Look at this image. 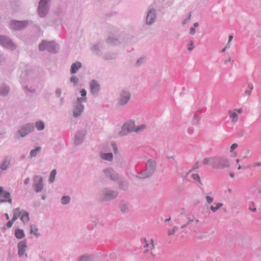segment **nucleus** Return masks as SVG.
<instances>
[{
  "label": "nucleus",
  "mask_w": 261,
  "mask_h": 261,
  "mask_svg": "<svg viewBox=\"0 0 261 261\" xmlns=\"http://www.w3.org/2000/svg\"><path fill=\"white\" fill-rule=\"evenodd\" d=\"M145 128L146 126L144 124H142L140 126L136 127L134 122L129 121L125 123L123 125L120 134L121 135H125L129 132H135L137 133L143 130Z\"/></svg>",
  "instance_id": "f257e3e1"
},
{
  "label": "nucleus",
  "mask_w": 261,
  "mask_h": 261,
  "mask_svg": "<svg viewBox=\"0 0 261 261\" xmlns=\"http://www.w3.org/2000/svg\"><path fill=\"white\" fill-rule=\"evenodd\" d=\"M155 162L153 160H149L146 165V169L144 171V175L142 176L143 178L148 177L151 176L155 170Z\"/></svg>",
  "instance_id": "f03ea898"
},
{
  "label": "nucleus",
  "mask_w": 261,
  "mask_h": 261,
  "mask_svg": "<svg viewBox=\"0 0 261 261\" xmlns=\"http://www.w3.org/2000/svg\"><path fill=\"white\" fill-rule=\"evenodd\" d=\"M50 0H41L39 3V6L38 8V13L41 17L44 16L48 11V6L47 3L50 2Z\"/></svg>",
  "instance_id": "7ed1b4c3"
},
{
  "label": "nucleus",
  "mask_w": 261,
  "mask_h": 261,
  "mask_svg": "<svg viewBox=\"0 0 261 261\" xmlns=\"http://www.w3.org/2000/svg\"><path fill=\"white\" fill-rule=\"evenodd\" d=\"M56 45L54 42H47L43 41L39 45V48L40 50H44L47 49L49 52L55 51Z\"/></svg>",
  "instance_id": "20e7f679"
},
{
  "label": "nucleus",
  "mask_w": 261,
  "mask_h": 261,
  "mask_svg": "<svg viewBox=\"0 0 261 261\" xmlns=\"http://www.w3.org/2000/svg\"><path fill=\"white\" fill-rule=\"evenodd\" d=\"M243 112L242 108L235 109L233 110H229L228 113L231 121L233 123H236L239 120V114H241Z\"/></svg>",
  "instance_id": "39448f33"
},
{
  "label": "nucleus",
  "mask_w": 261,
  "mask_h": 261,
  "mask_svg": "<svg viewBox=\"0 0 261 261\" xmlns=\"http://www.w3.org/2000/svg\"><path fill=\"white\" fill-rule=\"evenodd\" d=\"M0 202L12 203V199L10 198V193L4 191L2 187H0Z\"/></svg>",
  "instance_id": "423d86ee"
},
{
  "label": "nucleus",
  "mask_w": 261,
  "mask_h": 261,
  "mask_svg": "<svg viewBox=\"0 0 261 261\" xmlns=\"http://www.w3.org/2000/svg\"><path fill=\"white\" fill-rule=\"evenodd\" d=\"M0 44L3 46L11 50H13L15 48L11 40L9 38L5 36H0Z\"/></svg>",
  "instance_id": "0eeeda50"
},
{
  "label": "nucleus",
  "mask_w": 261,
  "mask_h": 261,
  "mask_svg": "<svg viewBox=\"0 0 261 261\" xmlns=\"http://www.w3.org/2000/svg\"><path fill=\"white\" fill-rule=\"evenodd\" d=\"M216 168H221L223 169L224 168H227L229 166V161L225 158L223 157H217V162H216Z\"/></svg>",
  "instance_id": "6e6552de"
},
{
  "label": "nucleus",
  "mask_w": 261,
  "mask_h": 261,
  "mask_svg": "<svg viewBox=\"0 0 261 261\" xmlns=\"http://www.w3.org/2000/svg\"><path fill=\"white\" fill-rule=\"evenodd\" d=\"M34 129V126L31 124H28L25 126L22 127L19 131L18 133L20 134L21 137H24L27 135L29 133L32 132Z\"/></svg>",
  "instance_id": "1a4fd4ad"
},
{
  "label": "nucleus",
  "mask_w": 261,
  "mask_h": 261,
  "mask_svg": "<svg viewBox=\"0 0 261 261\" xmlns=\"http://www.w3.org/2000/svg\"><path fill=\"white\" fill-rule=\"evenodd\" d=\"M35 181V190L37 192H40L42 190L43 187L42 182V178L39 176H36L34 177Z\"/></svg>",
  "instance_id": "9d476101"
},
{
  "label": "nucleus",
  "mask_w": 261,
  "mask_h": 261,
  "mask_svg": "<svg viewBox=\"0 0 261 261\" xmlns=\"http://www.w3.org/2000/svg\"><path fill=\"white\" fill-rule=\"evenodd\" d=\"M217 157H208L204 159L202 163L204 165L211 166L214 168H216Z\"/></svg>",
  "instance_id": "9b49d317"
},
{
  "label": "nucleus",
  "mask_w": 261,
  "mask_h": 261,
  "mask_svg": "<svg viewBox=\"0 0 261 261\" xmlns=\"http://www.w3.org/2000/svg\"><path fill=\"white\" fill-rule=\"evenodd\" d=\"M130 99V94L128 92H124L121 95L120 98L118 101L120 105H123L126 103Z\"/></svg>",
  "instance_id": "f8f14e48"
},
{
  "label": "nucleus",
  "mask_w": 261,
  "mask_h": 261,
  "mask_svg": "<svg viewBox=\"0 0 261 261\" xmlns=\"http://www.w3.org/2000/svg\"><path fill=\"white\" fill-rule=\"evenodd\" d=\"M27 24L25 21H13L11 22V28L15 30H20L23 28Z\"/></svg>",
  "instance_id": "ddd939ff"
},
{
  "label": "nucleus",
  "mask_w": 261,
  "mask_h": 261,
  "mask_svg": "<svg viewBox=\"0 0 261 261\" xmlns=\"http://www.w3.org/2000/svg\"><path fill=\"white\" fill-rule=\"evenodd\" d=\"M27 245L25 241L20 242L18 244V255L19 257L22 256L27 249Z\"/></svg>",
  "instance_id": "4468645a"
},
{
  "label": "nucleus",
  "mask_w": 261,
  "mask_h": 261,
  "mask_svg": "<svg viewBox=\"0 0 261 261\" xmlns=\"http://www.w3.org/2000/svg\"><path fill=\"white\" fill-rule=\"evenodd\" d=\"M155 18V13L154 10H150L147 16L146 22L148 24H151L154 21Z\"/></svg>",
  "instance_id": "2eb2a0df"
},
{
  "label": "nucleus",
  "mask_w": 261,
  "mask_h": 261,
  "mask_svg": "<svg viewBox=\"0 0 261 261\" xmlns=\"http://www.w3.org/2000/svg\"><path fill=\"white\" fill-rule=\"evenodd\" d=\"M99 85L95 81L93 80L90 83V90L92 94H96L99 89Z\"/></svg>",
  "instance_id": "dca6fc26"
},
{
  "label": "nucleus",
  "mask_w": 261,
  "mask_h": 261,
  "mask_svg": "<svg viewBox=\"0 0 261 261\" xmlns=\"http://www.w3.org/2000/svg\"><path fill=\"white\" fill-rule=\"evenodd\" d=\"M83 109H84V107L82 105H81L80 103L78 104L76 106L75 109L73 111L74 116L75 117L79 116L82 112Z\"/></svg>",
  "instance_id": "f3484780"
},
{
  "label": "nucleus",
  "mask_w": 261,
  "mask_h": 261,
  "mask_svg": "<svg viewBox=\"0 0 261 261\" xmlns=\"http://www.w3.org/2000/svg\"><path fill=\"white\" fill-rule=\"evenodd\" d=\"M81 67V63L79 62H76L75 63L72 64L70 69L71 73H75L76 72L77 70Z\"/></svg>",
  "instance_id": "a211bd4d"
},
{
  "label": "nucleus",
  "mask_w": 261,
  "mask_h": 261,
  "mask_svg": "<svg viewBox=\"0 0 261 261\" xmlns=\"http://www.w3.org/2000/svg\"><path fill=\"white\" fill-rule=\"evenodd\" d=\"M21 214L19 208H16L13 210V216L12 217L13 221L16 220L20 216Z\"/></svg>",
  "instance_id": "6ab92c4d"
},
{
  "label": "nucleus",
  "mask_w": 261,
  "mask_h": 261,
  "mask_svg": "<svg viewBox=\"0 0 261 261\" xmlns=\"http://www.w3.org/2000/svg\"><path fill=\"white\" fill-rule=\"evenodd\" d=\"M15 234V237L18 239H21L24 237L23 231L20 229L16 230Z\"/></svg>",
  "instance_id": "aec40b11"
},
{
  "label": "nucleus",
  "mask_w": 261,
  "mask_h": 261,
  "mask_svg": "<svg viewBox=\"0 0 261 261\" xmlns=\"http://www.w3.org/2000/svg\"><path fill=\"white\" fill-rule=\"evenodd\" d=\"M144 247H148L149 248V249L151 251V255L153 256V252H152V250H154V243H153V241L152 239H151L150 240V243H148L146 242V244L144 245Z\"/></svg>",
  "instance_id": "412c9836"
},
{
  "label": "nucleus",
  "mask_w": 261,
  "mask_h": 261,
  "mask_svg": "<svg viewBox=\"0 0 261 261\" xmlns=\"http://www.w3.org/2000/svg\"><path fill=\"white\" fill-rule=\"evenodd\" d=\"M20 220L23 222H27L29 221V214L27 212L24 211L22 213V215L20 217Z\"/></svg>",
  "instance_id": "4be33fe9"
},
{
  "label": "nucleus",
  "mask_w": 261,
  "mask_h": 261,
  "mask_svg": "<svg viewBox=\"0 0 261 261\" xmlns=\"http://www.w3.org/2000/svg\"><path fill=\"white\" fill-rule=\"evenodd\" d=\"M101 156L104 160L111 161L113 158V154L112 153H103L101 155Z\"/></svg>",
  "instance_id": "5701e85b"
},
{
  "label": "nucleus",
  "mask_w": 261,
  "mask_h": 261,
  "mask_svg": "<svg viewBox=\"0 0 261 261\" xmlns=\"http://www.w3.org/2000/svg\"><path fill=\"white\" fill-rule=\"evenodd\" d=\"M10 163L7 160H4L0 165V169L3 170H5L7 169Z\"/></svg>",
  "instance_id": "b1692460"
},
{
  "label": "nucleus",
  "mask_w": 261,
  "mask_h": 261,
  "mask_svg": "<svg viewBox=\"0 0 261 261\" xmlns=\"http://www.w3.org/2000/svg\"><path fill=\"white\" fill-rule=\"evenodd\" d=\"M36 127L38 130H42L44 128V124L42 121H38L36 123Z\"/></svg>",
  "instance_id": "393cba45"
},
{
  "label": "nucleus",
  "mask_w": 261,
  "mask_h": 261,
  "mask_svg": "<svg viewBox=\"0 0 261 261\" xmlns=\"http://www.w3.org/2000/svg\"><path fill=\"white\" fill-rule=\"evenodd\" d=\"M215 206L212 205L210 207L211 210L213 212H215L217 210H218L219 208H220L222 206V204L221 203H215Z\"/></svg>",
  "instance_id": "a878e982"
},
{
  "label": "nucleus",
  "mask_w": 261,
  "mask_h": 261,
  "mask_svg": "<svg viewBox=\"0 0 261 261\" xmlns=\"http://www.w3.org/2000/svg\"><path fill=\"white\" fill-rule=\"evenodd\" d=\"M31 233L36 236H39L38 229L36 228V226L33 225L31 226Z\"/></svg>",
  "instance_id": "bb28decb"
},
{
  "label": "nucleus",
  "mask_w": 261,
  "mask_h": 261,
  "mask_svg": "<svg viewBox=\"0 0 261 261\" xmlns=\"http://www.w3.org/2000/svg\"><path fill=\"white\" fill-rule=\"evenodd\" d=\"M41 148L40 147H37L35 149L32 150L30 151V156L31 157H34L36 156L37 153L40 151Z\"/></svg>",
  "instance_id": "cd10ccee"
},
{
  "label": "nucleus",
  "mask_w": 261,
  "mask_h": 261,
  "mask_svg": "<svg viewBox=\"0 0 261 261\" xmlns=\"http://www.w3.org/2000/svg\"><path fill=\"white\" fill-rule=\"evenodd\" d=\"M56 175V170H53L50 173V176L49 177V181L50 182H53L54 181L55 179V176Z\"/></svg>",
  "instance_id": "c85d7f7f"
},
{
  "label": "nucleus",
  "mask_w": 261,
  "mask_h": 261,
  "mask_svg": "<svg viewBox=\"0 0 261 261\" xmlns=\"http://www.w3.org/2000/svg\"><path fill=\"white\" fill-rule=\"evenodd\" d=\"M113 172V170L112 169H108L105 170V173L106 175H110L111 179L113 180H115L117 178V176L114 175V177L111 175Z\"/></svg>",
  "instance_id": "c756f323"
},
{
  "label": "nucleus",
  "mask_w": 261,
  "mask_h": 261,
  "mask_svg": "<svg viewBox=\"0 0 261 261\" xmlns=\"http://www.w3.org/2000/svg\"><path fill=\"white\" fill-rule=\"evenodd\" d=\"M117 196V193L115 192H111L110 194H108L107 195L106 197V199H110L112 198H114Z\"/></svg>",
  "instance_id": "7c9ffc66"
},
{
  "label": "nucleus",
  "mask_w": 261,
  "mask_h": 261,
  "mask_svg": "<svg viewBox=\"0 0 261 261\" xmlns=\"http://www.w3.org/2000/svg\"><path fill=\"white\" fill-rule=\"evenodd\" d=\"M69 201L70 197L69 196H63L62 198V203L63 204H67Z\"/></svg>",
  "instance_id": "2f4dec72"
},
{
  "label": "nucleus",
  "mask_w": 261,
  "mask_h": 261,
  "mask_svg": "<svg viewBox=\"0 0 261 261\" xmlns=\"http://www.w3.org/2000/svg\"><path fill=\"white\" fill-rule=\"evenodd\" d=\"M249 209L252 212H255L256 211V208L254 206V203L253 202H252L251 203L249 204Z\"/></svg>",
  "instance_id": "473e14b6"
},
{
  "label": "nucleus",
  "mask_w": 261,
  "mask_h": 261,
  "mask_svg": "<svg viewBox=\"0 0 261 261\" xmlns=\"http://www.w3.org/2000/svg\"><path fill=\"white\" fill-rule=\"evenodd\" d=\"M80 261H91V259L89 256L85 255L81 257Z\"/></svg>",
  "instance_id": "72a5a7b5"
},
{
  "label": "nucleus",
  "mask_w": 261,
  "mask_h": 261,
  "mask_svg": "<svg viewBox=\"0 0 261 261\" xmlns=\"http://www.w3.org/2000/svg\"><path fill=\"white\" fill-rule=\"evenodd\" d=\"M192 176L194 180L200 181V176L198 174H193Z\"/></svg>",
  "instance_id": "f704fd0d"
},
{
  "label": "nucleus",
  "mask_w": 261,
  "mask_h": 261,
  "mask_svg": "<svg viewBox=\"0 0 261 261\" xmlns=\"http://www.w3.org/2000/svg\"><path fill=\"white\" fill-rule=\"evenodd\" d=\"M238 147V144L236 143H233L230 146V151L232 152V151Z\"/></svg>",
  "instance_id": "c9c22d12"
},
{
  "label": "nucleus",
  "mask_w": 261,
  "mask_h": 261,
  "mask_svg": "<svg viewBox=\"0 0 261 261\" xmlns=\"http://www.w3.org/2000/svg\"><path fill=\"white\" fill-rule=\"evenodd\" d=\"M193 42L192 41H190L189 43V47H188V50H192L194 47H193Z\"/></svg>",
  "instance_id": "e433bc0d"
},
{
  "label": "nucleus",
  "mask_w": 261,
  "mask_h": 261,
  "mask_svg": "<svg viewBox=\"0 0 261 261\" xmlns=\"http://www.w3.org/2000/svg\"><path fill=\"white\" fill-rule=\"evenodd\" d=\"M70 81L74 84H76L78 81V79L75 76H72L70 78Z\"/></svg>",
  "instance_id": "4c0bfd02"
},
{
  "label": "nucleus",
  "mask_w": 261,
  "mask_h": 261,
  "mask_svg": "<svg viewBox=\"0 0 261 261\" xmlns=\"http://www.w3.org/2000/svg\"><path fill=\"white\" fill-rule=\"evenodd\" d=\"M206 200L208 203H211L213 202V199L209 196L206 197Z\"/></svg>",
  "instance_id": "58836bf2"
},
{
  "label": "nucleus",
  "mask_w": 261,
  "mask_h": 261,
  "mask_svg": "<svg viewBox=\"0 0 261 261\" xmlns=\"http://www.w3.org/2000/svg\"><path fill=\"white\" fill-rule=\"evenodd\" d=\"M251 91H250V90L247 89V90H245V93H244L245 96H250L251 94Z\"/></svg>",
  "instance_id": "ea45409f"
},
{
  "label": "nucleus",
  "mask_w": 261,
  "mask_h": 261,
  "mask_svg": "<svg viewBox=\"0 0 261 261\" xmlns=\"http://www.w3.org/2000/svg\"><path fill=\"white\" fill-rule=\"evenodd\" d=\"M14 221H13V220H12V221H9L7 223V226L8 227V228H10L12 226V224H13V223Z\"/></svg>",
  "instance_id": "a19ab883"
},
{
  "label": "nucleus",
  "mask_w": 261,
  "mask_h": 261,
  "mask_svg": "<svg viewBox=\"0 0 261 261\" xmlns=\"http://www.w3.org/2000/svg\"><path fill=\"white\" fill-rule=\"evenodd\" d=\"M195 33V29L193 27L191 28V29L190 30V34L191 35H194Z\"/></svg>",
  "instance_id": "79ce46f5"
},
{
  "label": "nucleus",
  "mask_w": 261,
  "mask_h": 261,
  "mask_svg": "<svg viewBox=\"0 0 261 261\" xmlns=\"http://www.w3.org/2000/svg\"><path fill=\"white\" fill-rule=\"evenodd\" d=\"M80 92L82 96L84 97L86 95V91L85 89H82Z\"/></svg>",
  "instance_id": "37998d69"
},
{
  "label": "nucleus",
  "mask_w": 261,
  "mask_h": 261,
  "mask_svg": "<svg viewBox=\"0 0 261 261\" xmlns=\"http://www.w3.org/2000/svg\"><path fill=\"white\" fill-rule=\"evenodd\" d=\"M253 88V86L252 84L249 83L248 84V90H250V91H252Z\"/></svg>",
  "instance_id": "c03bdc74"
},
{
  "label": "nucleus",
  "mask_w": 261,
  "mask_h": 261,
  "mask_svg": "<svg viewBox=\"0 0 261 261\" xmlns=\"http://www.w3.org/2000/svg\"><path fill=\"white\" fill-rule=\"evenodd\" d=\"M174 232L172 230V229H169L168 231V236H171V235H173L174 234Z\"/></svg>",
  "instance_id": "a18cd8bd"
},
{
  "label": "nucleus",
  "mask_w": 261,
  "mask_h": 261,
  "mask_svg": "<svg viewBox=\"0 0 261 261\" xmlns=\"http://www.w3.org/2000/svg\"><path fill=\"white\" fill-rule=\"evenodd\" d=\"M56 95L58 96H60L61 93V91L60 89H57L56 91Z\"/></svg>",
  "instance_id": "49530a36"
},
{
  "label": "nucleus",
  "mask_w": 261,
  "mask_h": 261,
  "mask_svg": "<svg viewBox=\"0 0 261 261\" xmlns=\"http://www.w3.org/2000/svg\"><path fill=\"white\" fill-rule=\"evenodd\" d=\"M194 216H192L191 217H188V219L189 220V221L188 222H189V223L190 222H192L194 221Z\"/></svg>",
  "instance_id": "de8ad7c7"
},
{
  "label": "nucleus",
  "mask_w": 261,
  "mask_h": 261,
  "mask_svg": "<svg viewBox=\"0 0 261 261\" xmlns=\"http://www.w3.org/2000/svg\"><path fill=\"white\" fill-rule=\"evenodd\" d=\"M86 98H77V100L79 101V102H81L82 101H86Z\"/></svg>",
  "instance_id": "09e8293b"
},
{
  "label": "nucleus",
  "mask_w": 261,
  "mask_h": 261,
  "mask_svg": "<svg viewBox=\"0 0 261 261\" xmlns=\"http://www.w3.org/2000/svg\"><path fill=\"white\" fill-rule=\"evenodd\" d=\"M260 165H261L260 163H255L253 164V167H259Z\"/></svg>",
  "instance_id": "8fccbe9b"
},
{
  "label": "nucleus",
  "mask_w": 261,
  "mask_h": 261,
  "mask_svg": "<svg viewBox=\"0 0 261 261\" xmlns=\"http://www.w3.org/2000/svg\"><path fill=\"white\" fill-rule=\"evenodd\" d=\"M233 39V36L232 35H230L228 37V44H229V42H230L231 41V40H232Z\"/></svg>",
  "instance_id": "3c124183"
},
{
  "label": "nucleus",
  "mask_w": 261,
  "mask_h": 261,
  "mask_svg": "<svg viewBox=\"0 0 261 261\" xmlns=\"http://www.w3.org/2000/svg\"><path fill=\"white\" fill-rule=\"evenodd\" d=\"M30 181V178L29 177L27 178L24 181V184L27 185Z\"/></svg>",
  "instance_id": "603ef678"
},
{
  "label": "nucleus",
  "mask_w": 261,
  "mask_h": 261,
  "mask_svg": "<svg viewBox=\"0 0 261 261\" xmlns=\"http://www.w3.org/2000/svg\"><path fill=\"white\" fill-rule=\"evenodd\" d=\"M172 230L173 231L174 233H175V232H176L177 229H178V228L176 226H174L172 228Z\"/></svg>",
  "instance_id": "864d4df0"
},
{
  "label": "nucleus",
  "mask_w": 261,
  "mask_h": 261,
  "mask_svg": "<svg viewBox=\"0 0 261 261\" xmlns=\"http://www.w3.org/2000/svg\"><path fill=\"white\" fill-rule=\"evenodd\" d=\"M188 224H189V222H187L186 224L182 225L181 226V228H184L186 227L187 226Z\"/></svg>",
  "instance_id": "5fc2aeb1"
},
{
  "label": "nucleus",
  "mask_w": 261,
  "mask_h": 261,
  "mask_svg": "<svg viewBox=\"0 0 261 261\" xmlns=\"http://www.w3.org/2000/svg\"><path fill=\"white\" fill-rule=\"evenodd\" d=\"M199 26V24L198 22H195L194 24V27H198Z\"/></svg>",
  "instance_id": "6e6d98bb"
},
{
  "label": "nucleus",
  "mask_w": 261,
  "mask_h": 261,
  "mask_svg": "<svg viewBox=\"0 0 261 261\" xmlns=\"http://www.w3.org/2000/svg\"><path fill=\"white\" fill-rule=\"evenodd\" d=\"M228 47V44L222 50V52H224L226 50V48Z\"/></svg>",
  "instance_id": "4d7b16f0"
},
{
  "label": "nucleus",
  "mask_w": 261,
  "mask_h": 261,
  "mask_svg": "<svg viewBox=\"0 0 261 261\" xmlns=\"http://www.w3.org/2000/svg\"><path fill=\"white\" fill-rule=\"evenodd\" d=\"M5 216H6V219H7V220H8V219H9V217L8 214L7 213H6V214H5Z\"/></svg>",
  "instance_id": "13d9d810"
},
{
  "label": "nucleus",
  "mask_w": 261,
  "mask_h": 261,
  "mask_svg": "<svg viewBox=\"0 0 261 261\" xmlns=\"http://www.w3.org/2000/svg\"><path fill=\"white\" fill-rule=\"evenodd\" d=\"M142 59H139L138 61H137V64H139L140 62H141L142 61Z\"/></svg>",
  "instance_id": "bf43d9fd"
},
{
  "label": "nucleus",
  "mask_w": 261,
  "mask_h": 261,
  "mask_svg": "<svg viewBox=\"0 0 261 261\" xmlns=\"http://www.w3.org/2000/svg\"><path fill=\"white\" fill-rule=\"evenodd\" d=\"M241 169V166L240 165H239L238 167V169L240 170Z\"/></svg>",
  "instance_id": "052dcab7"
},
{
  "label": "nucleus",
  "mask_w": 261,
  "mask_h": 261,
  "mask_svg": "<svg viewBox=\"0 0 261 261\" xmlns=\"http://www.w3.org/2000/svg\"><path fill=\"white\" fill-rule=\"evenodd\" d=\"M148 252V249H146L145 250H144V253H146V252Z\"/></svg>",
  "instance_id": "680f3d73"
},
{
  "label": "nucleus",
  "mask_w": 261,
  "mask_h": 261,
  "mask_svg": "<svg viewBox=\"0 0 261 261\" xmlns=\"http://www.w3.org/2000/svg\"><path fill=\"white\" fill-rule=\"evenodd\" d=\"M195 221L197 222V223H198L199 222V220L198 219H196L195 220Z\"/></svg>",
  "instance_id": "e2e57ef3"
},
{
  "label": "nucleus",
  "mask_w": 261,
  "mask_h": 261,
  "mask_svg": "<svg viewBox=\"0 0 261 261\" xmlns=\"http://www.w3.org/2000/svg\"><path fill=\"white\" fill-rule=\"evenodd\" d=\"M237 163L238 164L239 163V160L237 159L236 160Z\"/></svg>",
  "instance_id": "0e129e2a"
},
{
  "label": "nucleus",
  "mask_w": 261,
  "mask_h": 261,
  "mask_svg": "<svg viewBox=\"0 0 261 261\" xmlns=\"http://www.w3.org/2000/svg\"><path fill=\"white\" fill-rule=\"evenodd\" d=\"M170 218L167 219H166V220H165V221H169V220H170Z\"/></svg>",
  "instance_id": "69168bd1"
},
{
  "label": "nucleus",
  "mask_w": 261,
  "mask_h": 261,
  "mask_svg": "<svg viewBox=\"0 0 261 261\" xmlns=\"http://www.w3.org/2000/svg\"><path fill=\"white\" fill-rule=\"evenodd\" d=\"M230 176L231 177H233V174H230Z\"/></svg>",
  "instance_id": "338daca9"
},
{
  "label": "nucleus",
  "mask_w": 261,
  "mask_h": 261,
  "mask_svg": "<svg viewBox=\"0 0 261 261\" xmlns=\"http://www.w3.org/2000/svg\"><path fill=\"white\" fill-rule=\"evenodd\" d=\"M50 261H54V260H50Z\"/></svg>",
  "instance_id": "774afa93"
}]
</instances>
